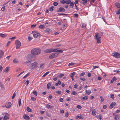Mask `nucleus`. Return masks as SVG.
<instances>
[{
    "label": "nucleus",
    "instance_id": "obj_39",
    "mask_svg": "<svg viewBox=\"0 0 120 120\" xmlns=\"http://www.w3.org/2000/svg\"><path fill=\"white\" fill-rule=\"evenodd\" d=\"M32 93L33 94L36 96L37 95V92L36 91L34 90Z\"/></svg>",
    "mask_w": 120,
    "mask_h": 120
},
{
    "label": "nucleus",
    "instance_id": "obj_62",
    "mask_svg": "<svg viewBox=\"0 0 120 120\" xmlns=\"http://www.w3.org/2000/svg\"><path fill=\"white\" fill-rule=\"evenodd\" d=\"M100 98L101 99V101H104V100L102 98L101 96H100Z\"/></svg>",
    "mask_w": 120,
    "mask_h": 120
},
{
    "label": "nucleus",
    "instance_id": "obj_59",
    "mask_svg": "<svg viewBox=\"0 0 120 120\" xmlns=\"http://www.w3.org/2000/svg\"><path fill=\"white\" fill-rule=\"evenodd\" d=\"M5 9V7H3L1 8V10L2 11H4Z\"/></svg>",
    "mask_w": 120,
    "mask_h": 120
},
{
    "label": "nucleus",
    "instance_id": "obj_18",
    "mask_svg": "<svg viewBox=\"0 0 120 120\" xmlns=\"http://www.w3.org/2000/svg\"><path fill=\"white\" fill-rule=\"evenodd\" d=\"M86 92L85 94L87 95H89L91 93V91L90 90H86L85 91Z\"/></svg>",
    "mask_w": 120,
    "mask_h": 120
},
{
    "label": "nucleus",
    "instance_id": "obj_26",
    "mask_svg": "<svg viewBox=\"0 0 120 120\" xmlns=\"http://www.w3.org/2000/svg\"><path fill=\"white\" fill-rule=\"evenodd\" d=\"M92 113L93 115H96V114H95L96 112L95 111V110L94 109H93V110L92 111Z\"/></svg>",
    "mask_w": 120,
    "mask_h": 120
},
{
    "label": "nucleus",
    "instance_id": "obj_52",
    "mask_svg": "<svg viewBox=\"0 0 120 120\" xmlns=\"http://www.w3.org/2000/svg\"><path fill=\"white\" fill-rule=\"evenodd\" d=\"M85 74V73L84 72H83L81 73L80 75V76H84Z\"/></svg>",
    "mask_w": 120,
    "mask_h": 120
},
{
    "label": "nucleus",
    "instance_id": "obj_15",
    "mask_svg": "<svg viewBox=\"0 0 120 120\" xmlns=\"http://www.w3.org/2000/svg\"><path fill=\"white\" fill-rule=\"evenodd\" d=\"M4 52L2 50H0V59L4 55Z\"/></svg>",
    "mask_w": 120,
    "mask_h": 120
},
{
    "label": "nucleus",
    "instance_id": "obj_5",
    "mask_svg": "<svg viewBox=\"0 0 120 120\" xmlns=\"http://www.w3.org/2000/svg\"><path fill=\"white\" fill-rule=\"evenodd\" d=\"M32 54H28L27 56V59L29 61L26 62L27 63H30V61H32L33 56Z\"/></svg>",
    "mask_w": 120,
    "mask_h": 120
},
{
    "label": "nucleus",
    "instance_id": "obj_17",
    "mask_svg": "<svg viewBox=\"0 0 120 120\" xmlns=\"http://www.w3.org/2000/svg\"><path fill=\"white\" fill-rule=\"evenodd\" d=\"M46 107L47 108L49 109H52L54 108L53 106H51L49 104H47Z\"/></svg>",
    "mask_w": 120,
    "mask_h": 120
},
{
    "label": "nucleus",
    "instance_id": "obj_50",
    "mask_svg": "<svg viewBox=\"0 0 120 120\" xmlns=\"http://www.w3.org/2000/svg\"><path fill=\"white\" fill-rule=\"evenodd\" d=\"M58 15H65V16H66L68 15V14H64V13H58Z\"/></svg>",
    "mask_w": 120,
    "mask_h": 120
},
{
    "label": "nucleus",
    "instance_id": "obj_28",
    "mask_svg": "<svg viewBox=\"0 0 120 120\" xmlns=\"http://www.w3.org/2000/svg\"><path fill=\"white\" fill-rule=\"evenodd\" d=\"M75 72H73L71 74L70 76L71 77V78H73L74 76L75 75Z\"/></svg>",
    "mask_w": 120,
    "mask_h": 120
},
{
    "label": "nucleus",
    "instance_id": "obj_4",
    "mask_svg": "<svg viewBox=\"0 0 120 120\" xmlns=\"http://www.w3.org/2000/svg\"><path fill=\"white\" fill-rule=\"evenodd\" d=\"M38 66V64L35 61L33 63L31 64L30 66V67L31 68L33 69L34 68H36Z\"/></svg>",
    "mask_w": 120,
    "mask_h": 120
},
{
    "label": "nucleus",
    "instance_id": "obj_29",
    "mask_svg": "<svg viewBox=\"0 0 120 120\" xmlns=\"http://www.w3.org/2000/svg\"><path fill=\"white\" fill-rule=\"evenodd\" d=\"M88 96H85L83 97L82 98V99L83 100H87L88 99Z\"/></svg>",
    "mask_w": 120,
    "mask_h": 120
},
{
    "label": "nucleus",
    "instance_id": "obj_57",
    "mask_svg": "<svg viewBox=\"0 0 120 120\" xmlns=\"http://www.w3.org/2000/svg\"><path fill=\"white\" fill-rule=\"evenodd\" d=\"M3 69L2 67L0 65V73L2 71Z\"/></svg>",
    "mask_w": 120,
    "mask_h": 120
},
{
    "label": "nucleus",
    "instance_id": "obj_19",
    "mask_svg": "<svg viewBox=\"0 0 120 120\" xmlns=\"http://www.w3.org/2000/svg\"><path fill=\"white\" fill-rule=\"evenodd\" d=\"M0 36L2 38H4L6 37V35L5 34H4L2 33H0Z\"/></svg>",
    "mask_w": 120,
    "mask_h": 120
},
{
    "label": "nucleus",
    "instance_id": "obj_60",
    "mask_svg": "<svg viewBox=\"0 0 120 120\" xmlns=\"http://www.w3.org/2000/svg\"><path fill=\"white\" fill-rule=\"evenodd\" d=\"M60 113H64V111L63 110H60Z\"/></svg>",
    "mask_w": 120,
    "mask_h": 120
},
{
    "label": "nucleus",
    "instance_id": "obj_6",
    "mask_svg": "<svg viewBox=\"0 0 120 120\" xmlns=\"http://www.w3.org/2000/svg\"><path fill=\"white\" fill-rule=\"evenodd\" d=\"M15 44L16 45V49L19 48L21 46V42L20 41L18 40H17L15 41Z\"/></svg>",
    "mask_w": 120,
    "mask_h": 120
},
{
    "label": "nucleus",
    "instance_id": "obj_33",
    "mask_svg": "<svg viewBox=\"0 0 120 120\" xmlns=\"http://www.w3.org/2000/svg\"><path fill=\"white\" fill-rule=\"evenodd\" d=\"M43 65V64H41V65L40 66V68H41V69H42L43 68H44V66Z\"/></svg>",
    "mask_w": 120,
    "mask_h": 120
},
{
    "label": "nucleus",
    "instance_id": "obj_2",
    "mask_svg": "<svg viewBox=\"0 0 120 120\" xmlns=\"http://www.w3.org/2000/svg\"><path fill=\"white\" fill-rule=\"evenodd\" d=\"M44 52H45L50 53L53 52H57L61 53L63 51L61 50H58L57 49H53L52 48H50L45 50H44Z\"/></svg>",
    "mask_w": 120,
    "mask_h": 120
},
{
    "label": "nucleus",
    "instance_id": "obj_45",
    "mask_svg": "<svg viewBox=\"0 0 120 120\" xmlns=\"http://www.w3.org/2000/svg\"><path fill=\"white\" fill-rule=\"evenodd\" d=\"M31 99L32 100L34 101H35L36 99V98L32 97H31Z\"/></svg>",
    "mask_w": 120,
    "mask_h": 120
},
{
    "label": "nucleus",
    "instance_id": "obj_10",
    "mask_svg": "<svg viewBox=\"0 0 120 120\" xmlns=\"http://www.w3.org/2000/svg\"><path fill=\"white\" fill-rule=\"evenodd\" d=\"M65 11V9L63 8L62 7H60L59 8V9L57 10V11L59 12H64Z\"/></svg>",
    "mask_w": 120,
    "mask_h": 120
},
{
    "label": "nucleus",
    "instance_id": "obj_31",
    "mask_svg": "<svg viewBox=\"0 0 120 120\" xmlns=\"http://www.w3.org/2000/svg\"><path fill=\"white\" fill-rule=\"evenodd\" d=\"M69 115L68 112H65V116L66 117H68Z\"/></svg>",
    "mask_w": 120,
    "mask_h": 120
},
{
    "label": "nucleus",
    "instance_id": "obj_53",
    "mask_svg": "<svg viewBox=\"0 0 120 120\" xmlns=\"http://www.w3.org/2000/svg\"><path fill=\"white\" fill-rule=\"evenodd\" d=\"M37 25H34L33 24L31 25V28H33L34 27L36 26Z\"/></svg>",
    "mask_w": 120,
    "mask_h": 120
},
{
    "label": "nucleus",
    "instance_id": "obj_22",
    "mask_svg": "<svg viewBox=\"0 0 120 120\" xmlns=\"http://www.w3.org/2000/svg\"><path fill=\"white\" fill-rule=\"evenodd\" d=\"M82 3L83 5L85 4L87 2V0H82Z\"/></svg>",
    "mask_w": 120,
    "mask_h": 120
},
{
    "label": "nucleus",
    "instance_id": "obj_42",
    "mask_svg": "<svg viewBox=\"0 0 120 120\" xmlns=\"http://www.w3.org/2000/svg\"><path fill=\"white\" fill-rule=\"evenodd\" d=\"M32 37L31 36H29L28 37V39L29 41H30L32 39Z\"/></svg>",
    "mask_w": 120,
    "mask_h": 120
},
{
    "label": "nucleus",
    "instance_id": "obj_32",
    "mask_svg": "<svg viewBox=\"0 0 120 120\" xmlns=\"http://www.w3.org/2000/svg\"><path fill=\"white\" fill-rule=\"evenodd\" d=\"M49 73V72L48 71L46 72V73L44 74L43 75L42 77H45L46 75H47Z\"/></svg>",
    "mask_w": 120,
    "mask_h": 120
},
{
    "label": "nucleus",
    "instance_id": "obj_64",
    "mask_svg": "<svg viewBox=\"0 0 120 120\" xmlns=\"http://www.w3.org/2000/svg\"><path fill=\"white\" fill-rule=\"evenodd\" d=\"M107 107V106L106 105H104L103 106V108L104 109H106Z\"/></svg>",
    "mask_w": 120,
    "mask_h": 120
},
{
    "label": "nucleus",
    "instance_id": "obj_24",
    "mask_svg": "<svg viewBox=\"0 0 120 120\" xmlns=\"http://www.w3.org/2000/svg\"><path fill=\"white\" fill-rule=\"evenodd\" d=\"M13 62L15 64L17 63H18V61L16 59H14L13 61Z\"/></svg>",
    "mask_w": 120,
    "mask_h": 120
},
{
    "label": "nucleus",
    "instance_id": "obj_34",
    "mask_svg": "<svg viewBox=\"0 0 120 120\" xmlns=\"http://www.w3.org/2000/svg\"><path fill=\"white\" fill-rule=\"evenodd\" d=\"M64 75V74H60L59 75H57V76L58 77H59L60 78H61L62 76H63Z\"/></svg>",
    "mask_w": 120,
    "mask_h": 120
},
{
    "label": "nucleus",
    "instance_id": "obj_63",
    "mask_svg": "<svg viewBox=\"0 0 120 120\" xmlns=\"http://www.w3.org/2000/svg\"><path fill=\"white\" fill-rule=\"evenodd\" d=\"M99 68L98 66H94L93 67V69H94L96 68Z\"/></svg>",
    "mask_w": 120,
    "mask_h": 120
},
{
    "label": "nucleus",
    "instance_id": "obj_49",
    "mask_svg": "<svg viewBox=\"0 0 120 120\" xmlns=\"http://www.w3.org/2000/svg\"><path fill=\"white\" fill-rule=\"evenodd\" d=\"M15 95H16V93H14V94H13V96H12V99H13L14 98Z\"/></svg>",
    "mask_w": 120,
    "mask_h": 120
},
{
    "label": "nucleus",
    "instance_id": "obj_55",
    "mask_svg": "<svg viewBox=\"0 0 120 120\" xmlns=\"http://www.w3.org/2000/svg\"><path fill=\"white\" fill-rule=\"evenodd\" d=\"M77 93L75 91H74L72 92V94L73 95H76L77 94Z\"/></svg>",
    "mask_w": 120,
    "mask_h": 120
},
{
    "label": "nucleus",
    "instance_id": "obj_11",
    "mask_svg": "<svg viewBox=\"0 0 120 120\" xmlns=\"http://www.w3.org/2000/svg\"><path fill=\"white\" fill-rule=\"evenodd\" d=\"M11 103L10 102H8L6 103L5 106L7 108H8L11 107Z\"/></svg>",
    "mask_w": 120,
    "mask_h": 120
},
{
    "label": "nucleus",
    "instance_id": "obj_36",
    "mask_svg": "<svg viewBox=\"0 0 120 120\" xmlns=\"http://www.w3.org/2000/svg\"><path fill=\"white\" fill-rule=\"evenodd\" d=\"M74 64L75 63L73 62H71L69 63L68 66H72V65H74Z\"/></svg>",
    "mask_w": 120,
    "mask_h": 120
},
{
    "label": "nucleus",
    "instance_id": "obj_37",
    "mask_svg": "<svg viewBox=\"0 0 120 120\" xmlns=\"http://www.w3.org/2000/svg\"><path fill=\"white\" fill-rule=\"evenodd\" d=\"M44 25H41L39 26V28L41 29H42L44 28Z\"/></svg>",
    "mask_w": 120,
    "mask_h": 120
},
{
    "label": "nucleus",
    "instance_id": "obj_54",
    "mask_svg": "<svg viewBox=\"0 0 120 120\" xmlns=\"http://www.w3.org/2000/svg\"><path fill=\"white\" fill-rule=\"evenodd\" d=\"M77 108L78 109H80L82 108V107L81 105H78L77 106Z\"/></svg>",
    "mask_w": 120,
    "mask_h": 120
},
{
    "label": "nucleus",
    "instance_id": "obj_41",
    "mask_svg": "<svg viewBox=\"0 0 120 120\" xmlns=\"http://www.w3.org/2000/svg\"><path fill=\"white\" fill-rule=\"evenodd\" d=\"M75 17L76 18H78L79 15L78 14H74Z\"/></svg>",
    "mask_w": 120,
    "mask_h": 120
},
{
    "label": "nucleus",
    "instance_id": "obj_8",
    "mask_svg": "<svg viewBox=\"0 0 120 120\" xmlns=\"http://www.w3.org/2000/svg\"><path fill=\"white\" fill-rule=\"evenodd\" d=\"M112 55V56L115 58H120V54L116 52H114Z\"/></svg>",
    "mask_w": 120,
    "mask_h": 120
},
{
    "label": "nucleus",
    "instance_id": "obj_48",
    "mask_svg": "<svg viewBox=\"0 0 120 120\" xmlns=\"http://www.w3.org/2000/svg\"><path fill=\"white\" fill-rule=\"evenodd\" d=\"M78 117H79V118L80 119H82L83 118V117L82 116L80 115L79 116H78Z\"/></svg>",
    "mask_w": 120,
    "mask_h": 120
},
{
    "label": "nucleus",
    "instance_id": "obj_58",
    "mask_svg": "<svg viewBox=\"0 0 120 120\" xmlns=\"http://www.w3.org/2000/svg\"><path fill=\"white\" fill-rule=\"evenodd\" d=\"M59 101L60 102H62L63 101V100L62 98H60L59 99Z\"/></svg>",
    "mask_w": 120,
    "mask_h": 120
},
{
    "label": "nucleus",
    "instance_id": "obj_51",
    "mask_svg": "<svg viewBox=\"0 0 120 120\" xmlns=\"http://www.w3.org/2000/svg\"><path fill=\"white\" fill-rule=\"evenodd\" d=\"M53 5L54 6H57L58 4V3L57 2H54L53 3Z\"/></svg>",
    "mask_w": 120,
    "mask_h": 120
},
{
    "label": "nucleus",
    "instance_id": "obj_47",
    "mask_svg": "<svg viewBox=\"0 0 120 120\" xmlns=\"http://www.w3.org/2000/svg\"><path fill=\"white\" fill-rule=\"evenodd\" d=\"M33 36L34 38H36L38 36V35L35 34H33Z\"/></svg>",
    "mask_w": 120,
    "mask_h": 120
},
{
    "label": "nucleus",
    "instance_id": "obj_16",
    "mask_svg": "<svg viewBox=\"0 0 120 120\" xmlns=\"http://www.w3.org/2000/svg\"><path fill=\"white\" fill-rule=\"evenodd\" d=\"M115 5L117 8H120V4L118 3L117 2L115 3Z\"/></svg>",
    "mask_w": 120,
    "mask_h": 120
},
{
    "label": "nucleus",
    "instance_id": "obj_30",
    "mask_svg": "<svg viewBox=\"0 0 120 120\" xmlns=\"http://www.w3.org/2000/svg\"><path fill=\"white\" fill-rule=\"evenodd\" d=\"M47 88L49 89L50 87L51 86V84L50 83H48L47 84Z\"/></svg>",
    "mask_w": 120,
    "mask_h": 120
},
{
    "label": "nucleus",
    "instance_id": "obj_38",
    "mask_svg": "<svg viewBox=\"0 0 120 120\" xmlns=\"http://www.w3.org/2000/svg\"><path fill=\"white\" fill-rule=\"evenodd\" d=\"M30 74V73H27L23 77V78L25 79L27 76H29Z\"/></svg>",
    "mask_w": 120,
    "mask_h": 120
},
{
    "label": "nucleus",
    "instance_id": "obj_44",
    "mask_svg": "<svg viewBox=\"0 0 120 120\" xmlns=\"http://www.w3.org/2000/svg\"><path fill=\"white\" fill-rule=\"evenodd\" d=\"M60 3L62 4H64L65 3V0H63L60 1Z\"/></svg>",
    "mask_w": 120,
    "mask_h": 120
},
{
    "label": "nucleus",
    "instance_id": "obj_23",
    "mask_svg": "<svg viewBox=\"0 0 120 120\" xmlns=\"http://www.w3.org/2000/svg\"><path fill=\"white\" fill-rule=\"evenodd\" d=\"M119 116L118 115H116L115 116L114 119L116 120H117L119 119Z\"/></svg>",
    "mask_w": 120,
    "mask_h": 120
},
{
    "label": "nucleus",
    "instance_id": "obj_25",
    "mask_svg": "<svg viewBox=\"0 0 120 120\" xmlns=\"http://www.w3.org/2000/svg\"><path fill=\"white\" fill-rule=\"evenodd\" d=\"M71 1L70 0H65V3L67 4H68L71 3Z\"/></svg>",
    "mask_w": 120,
    "mask_h": 120
},
{
    "label": "nucleus",
    "instance_id": "obj_35",
    "mask_svg": "<svg viewBox=\"0 0 120 120\" xmlns=\"http://www.w3.org/2000/svg\"><path fill=\"white\" fill-rule=\"evenodd\" d=\"M54 7L52 6L49 9V10L50 11H52L53 10Z\"/></svg>",
    "mask_w": 120,
    "mask_h": 120
},
{
    "label": "nucleus",
    "instance_id": "obj_21",
    "mask_svg": "<svg viewBox=\"0 0 120 120\" xmlns=\"http://www.w3.org/2000/svg\"><path fill=\"white\" fill-rule=\"evenodd\" d=\"M26 110L28 112H29L32 111V110L28 106L27 107Z\"/></svg>",
    "mask_w": 120,
    "mask_h": 120
},
{
    "label": "nucleus",
    "instance_id": "obj_13",
    "mask_svg": "<svg viewBox=\"0 0 120 120\" xmlns=\"http://www.w3.org/2000/svg\"><path fill=\"white\" fill-rule=\"evenodd\" d=\"M116 104V103L114 102H112L110 105V109H112L113 107Z\"/></svg>",
    "mask_w": 120,
    "mask_h": 120
},
{
    "label": "nucleus",
    "instance_id": "obj_7",
    "mask_svg": "<svg viewBox=\"0 0 120 120\" xmlns=\"http://www.w3.org/2000/svg\"><path fill=\"white\" fill-rule=\"evenodd\" d=\"M59 52L53 53H52L51 55L49 56V57L50 59H53L54 58H55L58 55L57 53Z\"/></svg>",
    "mask_w": 120,
    "mask_h": 120
},
{
    "label": "nucleus",
    "instance_id": "obj_40",
    "mask_svg": "<svg viewBox=\"0 0 120 120\" xmlns=\"http://www.w3.org/2000/svg\"><path fill=\"white\" fill-rule=\"evenodd\" d=\"M56 93H57L58 94H60L61 93V91H57L56 92Z\"/></svg>",
    "mask_w": 120,
    "mask_h": 120
},
{
    "label": "nucleus",
    "instance_id": "obj_14",
    "mask_svg": "<svg viewBox=\"0 0 120 120\" xmlns=\"http://www.w3.org/2000/svg\"><path fill=\"white\" fill-rule=\"evenodd\" d=\"M23 117L24 119L25 120H29L30 119V117L26 114L24 115Z\"/></svg>",
    "mask_w": 120,
    "mask_h": 120
},
{
    "label": "nucleus",
    "instance_id": "obj_46",
    "mask_svg": "<svg viewBox=\"0 0 120 120\" xmlns=\"http://www.w3.org/2000/svg\"><path fill=\"white\" fill-rule=\"evenodd\" d=\"M21 99H19V106L21 104Z\"/></svg>",
    "mask_w": 120,
    "mask_h": 120
},
{
    "label": "nucleus",
    "instance_id": "obj_43",
    "mask_svg": "<svg viewBox=\"0 0 120 120\" xmlns=\"http://www.w3.org/2000/svg\"><path fill=\"white\" fill-rule=\"evenodd\" d=\"M116 14L117 15H119L120 14V9L118 10L116 12Z\"/></svg>",
    "mask_w": 120,
    "mask_h": 120
},
{
    "label": "nucleus",
    "instance_id": "obj_12",
    "mask_svg": "<svg viewBox=\"0 0 120 120\" xmlns=\"http://www.w3.org/2000/svg\"><path fill=\"white\" fill-rule=\"evenodd\" d=\"M51 31L52 30L49 28H47L44 30V32L46 33H50Z\"/></svg>",
    "mask_w": 120,
    "mask_h": 120
},
{
    "label": "nucleus",
    "instance_id": "obj_56",
    "mask_svg": "<svg viewBox=\"0 0 120 120\" xmlns=\"http://www.w3.org/2000/svg\"><path fill=\"white\" fill-rule=\"evenodd\" d=\"M16 38L15 37H13L11 38H9L11 39L12 41L14 40Z\"/></svg>",
    "mask_w": 120,
    "mask_h": 120
},
{
    "label": "nucleus",
    "instance_id": "obj_1",
    "mask_svg": "<svg viewBox=\"0 0 120 120\" xmlns=\"http://www.w3.org/2000/svg\"><path fill=\"white\" fill-rule=\"evenodd\" d=\"M41 52V50L39 48H34L31 50V53L32 55L36 56L40 54Z\"/></svg>",
    "mask_w": 120,
    "mask_h": 120
},
{
    "label": "nucleus",
    "instance_id": "obj_61",
    "mask_svg": "<svg viewBox=\"0 0 120 120\" xmlns=\"http://www.w3.org/2000/svg\"><path fill=\"white\" fill-rule=\"evenodd\" d=\"M11 42L10 41H9L7 44V46L8 47L9 45V44L11 43Z\"/></svg>",
    "mask_w": 120,
    "mask_h": 120
},
{
    "label": "nucleus",
    "instance_id": "obj_3",
    "mask_svg": "<svg viewBox=\"0 0 120 120\" xmlns=\"http://www.w3.org/2000/svg\"><path fill=\"white\" fill-rule=\"evenodd\" d=\"M103 35V33L101 32L99 33H95V39L97 40V43H98L101 42L100 38Z\"/></svg>",
    "mask_w": 120,
    "mask_h": 120
},
{
    "label": "nucleus",
    "instance_id": "obj_20",
    "mask_svg": "<svg viewBox=\"0 0 120 120\" xmlns=\"http://www.w3.org/2000/svg\"><path fill=\"white\" fill-rule=\"evenodd\" d=\"M9 68L7 67L4 70V72H7L9 71Z\"/></svg>",
    "mask_w": 120,
    "mask_h": 120
},
{
    "label": "nucleus",
    "instance_id": "obj_9",
    "mask_svg": "<svg viewBox=\"0 0 120 120\" xmlns=\"http://www.w3.org/2000/svg\"><path fill=\"white\" fill-rule=\"evenodd\" d=\"M9 115L8 113H6L3 119V120H7L9 119Z\"/></svg>",
    "mask_w": 120,
    "mask_h": 120
},
{
    "label": "nucleus",
    "instance_id": "obj_27",
    "mask_svg": "<svg viewBox=\"0 0 120 120\" xmlns=\"http://www.w3.org/2000/svg\"><path fill=\"white\" fill-rule=\"evenodd\" d=\"M74 5L73 3L72 2L70 3V6L71 8H72Z\"/></svg>",
    "mask_w": 120,
    "mask_h": 120
}]
</instances>
